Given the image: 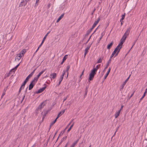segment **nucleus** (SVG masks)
Segmentation results:
<instances>
[{
    "label": "nucleus",
    "instance_id": "6",
    "mask_svg": "<svg viewBox=\"0 0 147 147\" xmlns=\"http://www.w3.org/2000/svg\"><path fill=\"white\" fill-rule=\"evenodd\" d=\"M65 110H64L62 111H61L58 114L57 117H56V119H57L60 116H61L65 112Z\"/></svg>",
    "mask_w": 147,
    "mask_h": 147
},
{
    "label": "nucleus",
    "instance_id": "30",
    "mask_svg": "<svg viewBox=\"0 0 147 147\" xmlns=\"http://www.w3.org/2000/svg\"><path fill=\"white\" fill-rule=\"evenodd\" d=\"M99 66H100V64L97 65L96 67L95 68H94L93 69L94 70L96 71L99 68Z\"/></svg>",
    "mask_w": 147,
    "mask_h": 147
},
{
    "label": "nucleus",
    "instance_id": "2",
    "mask_svg": "<svg viewBox=\"0 0 147 147\" xmlns=\"http://www.w3.org/2000/svg\"><path fill=\"white\" fill-rule=\"evenodd\" d=\"M90 47V45L88 46L85 49L84 53V57H85L86 55L88 52V51Z\"/></svg>",
    "mask_w": 147,
    "mask_h": 147
},
{
    "label": "nucleus",
    "instance_id": "7",
    "mask_svg": "<svg viewBox=\"0 0 147 147\" xmlns=\"http://www.w3.org/2000/svg\"><path fill=\"white\" fill-rule=\"evenodd\" d=\"M46 87H45L40 89L38 91L36 92V93L38 94L43 92L46 88Z\"/></svg>",
    "mask_w": 147,
    "mask_h": 147
},
{
    "label": "nucleus",
    "instance_id": "23",
    "mask_svg": "<svg viewBox=\"0 0 147 147\" xmlns=\"http://www.w3.org/2000/svg\"><path fill=\"white\" fill-rule=\"evenodd\" d=\"M111 62V58H110L109 60L107 62L106 66L105 68V69H106L108 67L109 65V63H110Z\"/></svg>",
    "mask_w": 147,
    "mask_h": 147
},
{
    "label": "nucleus",
    "instance_id": "36",
    "mask_svg": "<svg viewBox=\"0 0 147 147\" xmlns=\"http://www.w3.org/2000/svg\"><path fill=\"white\" fill-rule=\"evenodd\" d=\"M126 38H127L126 37L123 35L122 38L121 39V40H123V41H124V42Z\"/></svg>",
    "mask_w": 147,
    "mask_h": 147
},
{
    "label": "nucleus",
    "instance_id": "31",
    "mask_svg": "<svg viewBox=\"0 0 147 147\" xmlns=\"http://www.w3.org/2000/svg\"><path fill=\"white\" fill-rule=\"evenodd\" d=\"M57 119H56V118L53 121L51 124H50V126H52L57 121Z\"/></svg>",
    "mask_w": 147,
    "mask_h": 147
},
{
    "label": "nucleus",
    "instance_id": "17",
    "mask_svg": "<svg viewBox=\"0 0 147 147\" xmlns=\"http://www.w3.org/2000/svg\"><path fill=\"white\" fill-rule=\"evenodd\" d=\"M78 141L79 139H78L77 140H76L75 142H74L73 143V144L70 147H74L75 145L78 142Z\"/></svg>",
    "mask_w": 147,
    "mask_h": 147
},
{
    "label": "nucleus",
    "instance_id": "34",
    "mask_svg": "<svg viewBox=\"0 0 147 147\" xmlns=\"http://www.w3.org/2000/svg\"><path fill=\"white\" fill-rule=\"evenodd\" d=\"M100 17L98 18L97 21H95V22H94V23H95L96 24H97L98 23V22H99V21H100Z\"/></svg>",
    "mask_w": 147,
    "mask_h": 147
},
{
    "label": "nucleus",
    "instance_id": "20",
    "mask_svg": "<svg viewBox=\"0 0 147 147\" xmlns=\"http://www.w3.org/2000/svg\"><path fill=\"white\" fill-rule=\"evenodd\" d=\"M7 87H8L7 86L6 88H4V89L3 94L1 96V98H2L3 97V96L5 95V92L6 90H7Z\"/></svg>",
    "mask_w": 147,
    "mask_h": 147
},
{
    "label": "nucleus",
    "instance_id": "62",
    "mask_svg": "<svg viewBox=\"0 0 147 147\" xmlns=\"http://www.w3.org/2000/svg\"><path fill=\"white\" fill-rule=\"evenodd\" d=\"M39 48L38 47V48L36 50V51H35V53H36L37 51L39 49Z\"/></svg>",
    "mask_w": 147,
    "mask_h": 147
},
{
    "label": "nucleus",
    "instance_id": "35",
    "mask_svg": "<svg viewBox=\"0 0 147 147\" xmlns=\"http://www.w3.org/2000/svg\"><path fill=\"white\" fill-rule=\"evenodd\" d=\"M100 17L98 18L97 21H95V22H94V23H95L96 24H97L98 23V22H99V21H100Z\"/></svg>",
    "mask_w": 147,
    "mask_h": 147
},
{
    "label": "nucleus",
    "instance_id": "18",
    "mask_svg": "<svg viewBox=\"0 0 147 147\" xmlns=\"http://www.w3.org/2000/svg\"><path fill=\"white\" fill-rule=\"evenodd\" d=\"M26 52V50L25 49H23L22 51L19 53L20 54H21V55H22L23 56L24 53Z\"/></svg>",
    "mask_w": 147,
    "mask_h": 147
},
{
    "label": "nucleus",
    "instance_id": "63",
    "mask_svg": "<svg viewBox=\"0 0 147 147\" xmlns=\"http://www.w3.org/2000/svg\"><path fill=\"white\" fill-rule=\"evenodd\" d=\"M64 61H63V60L62 62L61 63V65H62L63 64V62H64Z\"/></svg>",
    "mask_w": 147,
    "mask_h": 147
},
{
    "label": "nucleus",
    "instance_id": "33",
    "mask_svg": "<svg viewBox=\"0 0 147 147\" xmlns=\"http://www.w3.org/2000/svg\"><path fill=\"white\" fill-rule=\"evenodd\" d=\"M67 57V55H65L63 57V61H65Z\"/></svg>",
    "mask_w": 147,
    "mask_h": 147
},
{
    "label": "nucleus",
    "instance_id": "60",
    "mask_svg": "<svg viewBox=\"0 0 147 147\" xmlns=\"http://www.w3.org/2000/svg\"><path fill=\"white\" fill-rule=\"evenodd\" d=\"M123 105H122L121 107V109H120V110H121H121L123 108Z\"/></svg>",
    "mask_w": 147,
    "mask_h": 147
},
{
    "label": "nucleus",
    "instance_id": "27",
    "mask_svg": "<svg viewBox=\"0 0 147 147\" xmlns=\"http://www.w3.org/2000/svg\"><path fill=\"white\" fill-rule=\"evenodd\" d=\"M32 76L30 74L25 79V80L28 82V80L29 79L31 78Z\"/></svg>",
    "mask_w": 147,
    "mask_h": 147
},
{
    "label": "nucleus",
    "instance_id": "25",
    "mask_svg": "<svg viewBox=\"0 0 147 147\" xmlns=\"http://www.w3.org/2000/svg\"><path fill=\"white\" fill-rule=\"evenodd\" d=\"M20 64H18L17 65H16L14 68L12 69L11 71H13L14 72L17 69V67L19 66V65Z\"/></svg>",
    "mask_w": 147,
    "mask_h": 147
},
{
    "label": "nucleus",
    "instance_id": "12",
    "mask_svg": "<svg viewBox=\"0 0 147 147\" xmlns=\"http://www.w3.org/2000/svg\"><path fill=\"white\" fill-rule=\"evenodd\" d=\"M44 104V102H42L38 106V109H41L43 108V107L45 106V105Z\"/></svg>",
    "mask_w": 147,
    "mask_h": 147
},
{
    "label": "nucleus",
    "instance_id": "5",
    "mask_svg": "<svg viewBox=\"0 0 147 147\" xmlns=\"http://www.w3.org/2000/svg\"><path fill=\"white\" fill-rule=\"evenodd\" d=\"M27 2H26L25 1H24V0H23L20 3V4L19 7H22L23 6H25V5L26 4Z\"/></svg>",
    "mask_w": 147,
    "mask_h": 147
},
{
    "label": "nucleus",
    "instance_id": "47",
    "mask_svg": "<svg viewBox=\"0 0 147 147\" xmlns=\"http://www.w3.org/2000/svg\"><path fill=\"white\" fill-rule=\"evenodd\" d=\"M27 81L25 80L24 81L23 84H22V85H23V86H25V85L26 84V83H27Z\"/></svg>",
    "mask_w": 147,
    "mask_h": 147
},
{
    "label": "nucleus",
    "instance_id": "38",
    "mask_svg": "<svg viewBox=\"0 0 147 147\" xmlns=\"http://www.w3.org/2000/svg\"><path fill=\"white\" fill-rule=\"evenodd\" d=\"M124 42V41H123V40H121L120 42L119 43V44H120V45H121L122 46V45L123 44Z\"/></svg>",
    "mask_w": 147,
    "mask_h": 147
},
{
    "label": "nucleus",
    "instance_id": "64",
    "mask_svg": "<svg viewBox=\"0 0 147 147\" xmlns=\"http://www.w3.org/2000/svg\"><path fill=\"white\" fill-rule=\"evenodd\" d=\"M66 99H67V98H64L63 99V102H64L65 100H66Z\"/></svg>",
    "mask_w": 147,
    "mask_h": 147
},
{
    "label": "nucleus",
    "instance_id": "52",
    "mask_svg": "<svg viewBox=\"0 0 147 147\" xmlns=\"http://www.w3.org/2000/svg\"><path fill=\"white\" fill-rule=\"evenodd\" d=\"M69 69V66H67V71Z\"/></svg>",
    "mask_w": 147,
    "mask_h": 147
},
{
    "label": "nucleus",
    "instance_id": "29",
    "mask_svg": "<svg viewBox=\"0 0 147 147\" xmlns=\"http://www.w3.org/2000/svg\"><path fill=\"white\" fill-rule=\"evenodd\" d=\"M94 22L93 24V25L92 28L90 29V31L92 30L94 28V27L96 26L97 25Z\"/></svg>",
    "mask_w": 147,
    "mask_h": 147
},
{
    "label": "nucleus",
    "instance_id": "9",
    "mask_svg": "<svg viewBox=\"0 0 147 147\" xmlns=\"http://www.w3.org/2000/svg\"><path fill=\"white\" fill-rule=\"evenodd\" d=\"M130 75L129 76L128 78H127L126 80L124 82L122 86H121V89H123V87L125 86V84L126 82H127V81L128 80V79H129L130 77Z\"/></svg>",
    "mask_w": 147,
    "mask_h": 147
},
{
    "label": "nucleus",
    "instance_id": "37",
    "mask_svg": "<svg viewBox=\"0 0 147 147\" xmlns=\"http://www.w3.org/2000/svg\"><path fill=\"white\" fill-rule=\"evenodd\" d=\"M146 91H145V92H144V94L140 98V100H142L143 99V98H144V97L145 96V94H146Z\"/></svg>",
    "mask_w": 147,
    "mask_h": 147
},
{
    "label": "nucleus",
    "instance_id": "13",
    "mask_svg": "<svg viewBox=\"0 0 147 147\" xmlns=\"http://www.w3.org/2000/svg\"><path fill=\"white\" fill-rule=\"evenodd\" d=\"M110 70H111V68L109 67L108 69V70L106 74V75L104 77V80H105L106 78L108 76V75L109 74V73L110 72Z\"/></svg>",
    "mask_w": 147,
    "mask_h": 147
},
{
    "label": "nucleus",
    "instance_id": "22",
    "mask_svg": "<svg viewBox=\"0 0 147 147\" xmlns=\"http://www.w3.org/2000/svg\"><path fill=\"white\" fill-rule=\"evenodd\" d=\"M96 72L93 69L91 70V72L90 74L95 75L96 74Z\"/></svg>",
    "mask_w": 147,
    "mask_h": 147
},
{
    "label": "nucleus",
    "instance_id": "11",
    "mask_svg": "<svg viewBox=\"0 0 147 147\" xmlns=\"http://www.w3.org/2000/svg\"><path fill=\"white\" fill-rule=\"evenodd\" d=\"M89 76V77L88 79L89 81H90L92 80H93V78H94V75L90 74Z\"/></svg>",
    "mask_w": 147,
    "mask_h": 147
},
{
    "label": "nucleus",
    "instance_id": "1",
    "mask_svg": "<svg viewBox=\"0 0 147 147\" xmlns=\"http://www.w3.org/2000/svg\"><path fill=\"white\" fill-rule=\"evenodd\" d=\"M131 28H128L125 33L123 35L125 36L126 37H127L128 35H129L130 30Z\"/></svg>",
    "mask_w": 147,
    "mask_h": 147
},
{
    "label": "nucleus",
    "instance_id": "8",
    "mask_svg": "<svg viewBox=\"0 0 147 147\" xmlns=\"http://www.w3.org/2000/svg\"><path fill=\"white\" fill-rule=\"evenodd\" d=\"M121 47H122V46L121 45H120V44H119L116 47V48H117V49H119L118 51H117V53H116V55H115V56H116L118 55V54L119 53V52L120 51V49H121Z\"/></svg>",
    "mask_w": 147,
    "mask_h": 147
},
{
    "label": "nucleus",
    "instance_id": "19",
    "mask_svg": "<svg viewBox=\"0 0 147 147\" xmlns=\"http://www.w3.org/2000/svg\"><path fill=\"white\" fill-rule=\"evenodd\" d=\"M113 44V42H112L111 43H110L107 46V49H109L111 48L112 45Z\"/></svg>",
    "mask_w": 147,
    "mask_h": 147
},
{
    "label": "nucleus",
    "instance_id": "4",
    "mask_svg": "<svg viewBox=\"0 0 147 147\" xmlns=\"http://www.w3.org/2000/svg\"><path fill=\"white\" fill-rule=\"evenodd\" d=\"M22 57V55L21 54H18L15 57V60L17 59L18 61Z\"/></svg>",
    "mask_w": 147,
    "mask_h": 147
},
{
    "label": "nucleus",
    "instance_id": "14",
    "mask_svg": "<svg viewBox=\"0 0 147 147\" xmlns=\"http://www.w3.org/2000/svg\"><path fill=\"white\" fill-rule=\"evenodd\" d=\"M120 111L121 110H119L115 113V118H117L119 115Z\"/></svg>",
    "mask_w": 147,
    "mask_h": 147
},
{
    "label": "nucleus",
    "instance_id": "46",
    "mask_svg": "<svg viewBox=\"0 0 147 147\" xmlns=\"http://www.w3.org/2000/svg\"><path fill=\"white\" fill-rule=\"evenodd\" d=\"M45 69L43 70H42V71H41L40 72L39 74L41 75L44 72V71H45Z\"/></svg>",
    "mask_w": 147,
    "mask_h": 147
},
{
    "label": "nucleus",
    "instance_id": "32",
    "mask_svg": "<svg viewBox=\"0 0 147 147\" xmlns=\"http://www.w3.org/2000/svg\"><path fill=\"white\" fill-rule=\"evenodd\" d=\"M74 123H73L72 124V125L68 129V130L67 131V132H69L70 131V130H71V129L72 127H73V126L74 125Z\"/></svg>",
    "mask_w": 147,
    "mask_h": 147
},
{
    "label": "nucleus",
    "instance_id": "44",
    "mask_svg": "<svg viewBox=\"0 0 147 147\" xmlns=\"http://www.w3.org/2000/svg\"><path fill=\"white\" fill-rule=\"evenodd\" d=\"M119 49H117V48H116L114 50V52L115 53H117V51L119 50Z\"/></svg>",
    "mask_w": 147,
    "mask_h": 147
},
{
    "label": "nucleus",
    "instance_id": "53",
    "mask_svg": "<svg viewBox=\"0 0 147 147\" xmlns=\"http://www.w3.org/2000/svg\"><path fill=\"white\" fill-rule=\"evenodd\" d=\"M40 75H40V74H38V75L37 76V77H37L38 78H39V77L40 76Z\"/></svg>",
    "mask_w": 147,
    "mask_h": 147
},
{
    "label": "nucleus",
    "instance_id": "15",
    "mask_svg": "<svg viewBox=\"0 0 147 147\" xmlns=\"http://www.w3.org/2000/svg\"><path fill=\"white\" fill-rule=\"evenodd\" d=\"M57 76L56 73H53L52 74H51L50 75V76L51 77H52L53 79H55L56 78Z\"/></svg>",
    "mask_w": 147,
    "mask_h": 147
},
{
    "label": "nucleus",
    "instance_id": "26",
    "mask_svg": "<svg viewBox=\"0 0 147 147\" xmlns=\"http://www.w3.org/2000/svg\"><path fill=\"white\" fill-rule=\"evenodd\" d=\"M50 32V31L49 32L46 34V35L44 37V38L42 40V41H43V42H44L45 40L46 39V38H47V36L48 35V34Z\"/></svg>",
    "mask_w": 147,
    "mask_h": 147
},
{
    "label": "nucleus",
    "instance_id": "21",
    "mask_svg": "<svg viewBox=\"0 0 147 147\" xmlns=\"http://www.w3.org/2000/svg\"><path fill=\"white\" fill-rule=\"evenodd\" d=\"M38 79V78L36 77H35L32 81H33V83L35 84L37 82Z\"/></svg>",
    "mask_w": 147,
    "mask_h": 147
},
{
    "label": "nucleus",
    "instance_id": "42",
    "mask_svg": "<svg viewBox=\"0 0 147 147\" xmlns=\"http://www.w3.org/2000/svg\"><path fill=\"white\" fill-rule=\"evenodd\" d=\"M102 61V59L100 58L97 61V63H100Z\"/></svg>",
    "mask_w": 147,
    "mask_h": 147
},
{
    "label": "nucleus",
    "instance_id": "51",
    "mask_svg": "<svg viewBox=\"0 0 147 147\" xmlns=\"http://www.w3.org/2000/svg\"><path fill=\"white\" fill-rule=\"evenodd\" d=\"M24 86H23V85L22 84L20 88H21L22 89H23L24 88Z\"/></svg>",
    "mask_w": 147,
    "mask_h": 147
},
{
    "label": "nucleus",
    "instance_id": "45",
    "mask_svg": "<svg viewBox=\"0 0 147 147\" xmlns=\"http://www.w3.org/2000/svg\"><path fill=\"white\" fill-rule=\"evenodd\" d=\"M125 13L122 16V18H121V20H123L124 19L125 17Z\"/></svg>",
    "mask_w": 147,
    "mask_h": 147
},
{
    "label": "nucleus",
    "instance_id": "39",
    "mask_svg": "<svg viewBox=\"0 0 147 147\" xmlns=\"http://www.w3.org/2000/svg\"><path fill=\"white\" fill-rule=\"evenodd\" d=\"M67 138V136H66L65 137H63L61 140V143L63 142L64 140H65Z\"/></svg>",
    "mask_w": 147,
    "mask_h": 147
},
{
    "label": "nucleus",
    "instance_id": "61",
    "mask_svg": "<svg viewBox=\"0 0 147 147\" xmlns=\"http://www.w3.org/2000/svg\"><path fill=\"white\" fill-rule=\"evenodd\" d=\"M22 89L21 88H20V89H19V93H20V92Z\"/></svg>",
    "mask_w": 147,
    "mask_h": 147
},
{
    "label": "nucleus",
    "instance_id": "49",
    "mask_svg": "<svg viewBox=\"0 0 147 147\" xmlns=\"http://www.w3.org/2000/svg\"><path fill=\"white\" fill-rule=\"evenodd\" d=\"M39 0H36V2L35 6H37L38 5L37 3L38 2Z\"/></svg>",
    "mask_w": 147,
    "mask_h": 147
},
{
    "label": "nucleus",
    "instance_id": "16",
    "mask_svg": "<svg viewBox=\"0 0 147 147\" xmlns=\"http://www.w3.org/2000/svg\"><path fill=\"white\" fill-rule=\"evenodd\" d=\"M64 15V14L63 13L59 17L57 20V22L58 23L60 21V20L63 17Z\"/></svg>",
    "mask_w": 147,
    "mask_h": 147
},
{
    "label": "nucleus",
    "instance_id": "3",
    "mask_svg": "<svg viewBox=\"0 0 147 147\" xmlns=\"http://www.w3.org/2000/svg\"><path fill=\"white\" fill-rule=\"evenodd\" d=\"M35 84L33 83V81H32L29 85V90H31L35 85Z\"/></svg>",
    "mask_w": 147,
    "mask_h": 147
},
{
    "label": "nucleus",
    "instance_id": "56",
    "mask_svg": "<svg viewBox=\"0 0 147 147\" xmlns=\"http://www.w3.org/2000/svg\"><path fill=\"white\" fill-rule=\"evenodd\" d=\"M68 144V142L66 143V144L65 145V146L64 147H67V146Z\"/></svg>",
    "mask_w": 147,
    "mask_h": 147
},
{
    "label": "nucleus",
    "instance_id": "40",
    "mask_svg": "<svg viewBox=\"0 0 147 147\" xmlns=\"http://www.w3.org/2000/svg\"><path fill=\"white\" fill-rule=\"evenodd\" d=\"M101 37H100V38L99 39V40H98V43L100 41V40L102 39V36H103V35H104V34L103 33H102L101 34Z\"/></svg>",
    "mask_w": 147,
    "mask_h": 147
},
{
    "label": "nucleus",
    "instance_id": "58",
    "mask_svg": "<svg viewBox=\"0 0 147 147\" xmlns=\"http://www.w3.org/2000/svg\"><path fill=\"white\" fill-rule=\"evenodd\" d=\"M61 81H61L59 80V83L58 84V86L60 84Z\"/></svg>",
    "mask_w": 147,
    "mask_h": 147
},
{
    "label": "nucleus",
    "instance_id": "41",
    "mask_svg": "<svg viewBox=\"0 0 147 147\" xmlns=\"http://www.w3.org/2000/svg\"><path fill=\"white\" fill-rule=\"evenodd\" d=\"M84 70L83 71H82V74H81V75L80 76V80H79V82H80V81L81 80V79H82L81 77H82V76L83 74V73H84Z\"/></svg>",
    "mask_w": 147,
    "mask_h": 147
},
{
    "label": "nucleus",
    "instance_id": "43",
    "mask_svg": "<svg viewBox=\"0 0 147 147\" xmlns=\"http://www.w3.org/2000/svg\"><path fill=\"white\" fill-rule=\"evenodd\" d=\"M116 53L114 52H113L110 58H111L114 56V55Z\"/></svg>",
    "mask_w": 147,
    "mask_h": 147
},
{
    "label": "nucleus",
    "instance_id": "28",
    "mask_svg": "<svg viewBox=\"0 0 147 147\" xmlns=\"http://www.w3.org/2000/svg\"><path fill=\"white\" fill-rule=\"evenodd\" d=\"M28 87H27L25 91V93H26V92H27V89L28 88ZM25 96V94L24 95H23V98H22V100L21 101V102H22V101H23V100H24V97Z\"/></svg>",
    "mask_w": 147,
    "mask_h": 147
},
{
    "label": "nucleus",
    "instance_id": "10",
    "mask_svg": "<svg viewBox=\"0 0 147 147\" xmlns=\"http://www.w3.org/2000/svg\"><path fill=\"white\" fill-rule=\"evenodd\" d=\"M65 71H63V73L62 74L59 80H60L62 81L63 79V77L65 75Z\"/></svg>",
    "mask_w": 147,
    "mask_h": 147
},
{
    "label": "nucleus",
    "instance_id": "59",
    "mask_svg": "<svg viewBox=\"0 0 147 147\" xmlns=\"http://www.w3.org/2000/svg\"><path fill=\"white\" fill-rule=\"evenodd\" d=\"M134 92L133 93H132L131 94V96H130V97L129 98H131L132 96L133 95V94H134Z\"/></svg>",
    "mask_w": 147,
    "mask_h": 147
},
{
    "label": "nucleus",
    "instance_id": "50",
    "mask_svg": "<svg viewBox=\"0 0 147 147\" xmlns=\"http://www.w3.org/2000/svg\"><path fill=\"white\" fill-rule=\"evenodd\" d=\"M44 42H43V41H42L40 45L38 47H39L40 48L41 46L42 45V44H43V43Z\"/></svg>",
    "mask_w": 147,
    "mask_h": 147
},
{
    "label": "nucleus",
    "instance_id": "57",
    "mask_svg": "<svg viewBox=\"0 0 147 147\" xmlns=\"http://www.w3.org/2000/svg\"><path fill=\"white\" fill-rule=\"evenodd\" d=\"M61 81H61L59 80V83L58 84V86L60 84Z\"/></svg>",
    "mask_w": 147,
    "mask_h": 147
},
{
    "label": "nucleus",
    "instance_id": "55",
    "mask_svg": "<svg viewBox=\"0 0 147 147\" xmlns=\"http://www.w3.org/2000/svg\"><path fill=\"white\" fill-rule=\"evenodd\" d=\"M9 73L7 74L6 75V76L5 77V78L6 77H8L9 76Z\"/></svg>",
    "mask_w": 147,
    "mask_h": 147
},
{
    "label": "nucleus",
    "instance_id": "48",
    "mask_svg": "<svg viewBox=\"0 0 147 147\" xmlns=\"http://www.w3.org/2000/svg\"><path fill=\"white\" fill-rule=\"evenodd\" d=\"M35 70L36 69H34L33 70V71L30 74L32 76L33 75V74L34 73Z\"/></svg>",
    "mask_w": 147,
    "mask_h": 147
},
{
    "label": "nucleus",
    "instance_id": "54",
    "mask_svg": "<svg viewBox=\"0 0 147 147\" xmlns=\"http://www.w3.org/2000/svg\"><path fill=\"white\" fill-rule=\"evenodd\" d=\"M91 36H92V35L90 36V37L89 38V39H88V40H87V42H86V43H87V42L89 41V40H90V38H91Z\"/></svg>",
    "mask_w": 147,
    "mask_h": 147
},
{
    "label": "nucleus",
    "instance_id": "24",
    "mask_svg": "<svg viewBox=\"0 0 147 147\" xmlns=\"http://www.w3.org/2000/svg\"><path fill=\"white\" fill-rule=\"evenodd\" d=\"M20 64H18L17 65H16L14 68L12 69L11 71H13L14 72L17 69V67L19 66V65Z\"/></svg>",
    "mask_w": 147,
    "mask_h": 147
}]
</instances>
